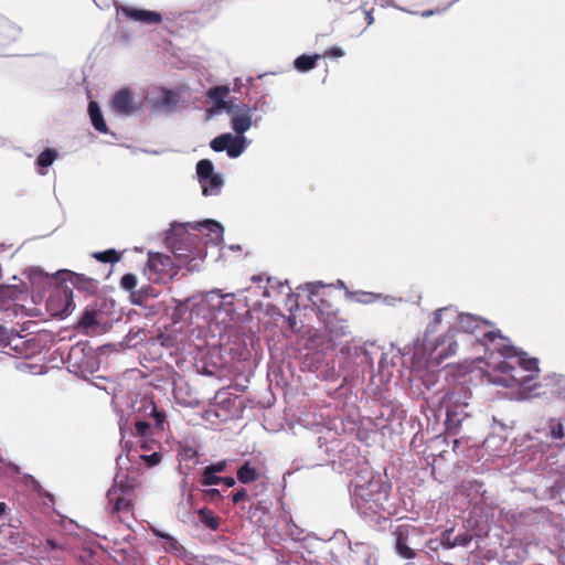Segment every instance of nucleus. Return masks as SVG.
I'll return each instance as SVG.
<instances>
[{"label":"nucleus","mask_w":565,"mask_h":565,"mask_svg":"<svg viewBox=\"0 0 565 565\" xmlns=\"http://www.w3.org/2000/svg\"><path fill=\"white\" fill-rule=\"evenodd\" d=\"M228 92L230 88L227 86H218L210 89L207 96L210 100L214 104V108L209 109L206 111L207 119L212 118L222 109L226 111L228 110V107L232 106L225 100V97L227 96Z\"/></svg>","instance_id":"7"},{"label":"nucleus","mask_w":565,"mask_h":565,"mask_svg":"<svg viewBox=\"0 0 565 565\" xmlns=\"http://www.w3.org/2000/svg\"><path fill=\"white\" fill-rule=\"evenodd\" d=\"M344 55V52L341 47H332L328 51H326L324 56L326 57H341Z\"/></svg>","instance_id":"21"},{"label":"nucleus","mask_w":565,"mask_h":565,"mask_svg":"<svg viewBox=\"0 0 565 565\" xmlns=\"http://www.w3.org/2000/svg\"><path fill=\"white\" fill-rule=\"evenodd\" d=\"M233 298L231 294L222 295L217 290H213L200 296V301L196 303L199 312L204 317L213 318L220 311L232 313Z\"/></svg>","instance_id":"3"},{"label":"nucleus","mask_w":565,"mask_h":565,"mask_svg":"<svg viewBox=\"0 0 565 565\" xmlns=\"http://www.w3.org/2000/svg\"><path fill=\"white\" fill-rule=\"evenodd\" d=\"M113 108L119 114L128 115L136 109V104L128 92H119L113 99Z\"/></svg>","instance_id":"9"},{"label":"nucleus","mask_w":565,"mask_h":565,"mask_svg":"<svg viewBox=\"0 0 565 565\" xmlns=\"http://www.w3.org/2000/svg\"><path fill=\"white\" fill-rule=\"evenodd\" d=\"M57 153L54 150H45L39 156L38 163L41 167H49L54 162Z\"/></svg>","instance_id":"16"},{"label":"nucleus","mask_w":565,"mask_h":565,"mask_svg":"<svg viewBox=\"0 0 565 565\" xmlns=\"http://www.w3.org/2000/svg\"><path fill=\"white\" fill-rule=\"evenodd\" d=\"M190 226L201 232L207 244H218L223 241L224 228L214 220H205L203 222L190 224Z\"/></svg>","instance_id":"6"},{"label":"nucleus","mask_w":565,"mask_h":565,"mask_svg":"<svg viewBox=\"0 0 565 565\" xmlns=\"http://www.w3.org/2000/svg\"><path fill=\"white\" fill-rule=\"evenodd\" d=\"M222 481V478L216 477V473L205 468L203 473V483L206 486L217 484Z\"/></svg>","instance_id":"19"},{"label":"nucleus","mask_w":565,"mask_h":565,"mask_svg":"<svg viewBox=\"0 0 565 565\" xmlns=\"http://www.w3.org/2000/svg\"><path fill=\"white\" fill-rule=\"evenodd\" d=\"M121 287L127 289V290H130L132 289L134 287H136L137 285V278L136 276L131 275V274H127L125 275L122 278H121Z\"/></svg>","instance_id":"20"},{"label":"nucleus","mask_w":565,"mask_h":565,"mask_svg":"<svg viewBox=\"0 0 565 565\" xmlns=\"http://www.w3.org/2000/svg\"><path fill=\"white\" fill-rule=\"evenodd\" d=\"M231 117V124L233 130L237 135H243L252 127L253 125V113L254 109L245 104L232 105L227 110Z\"/></svg>","instance_id":"5"},{"label":"nucleus","mask_w":565,"mask_h":565,"mask_svg":"<svg viewBox=\"0 0 565 565\" xmlns=\"http://www.w3.org/2000/svg\"><path fill=\"white\" fill-rule=\"evenodd\" d=\"M142 458L149 466H154L160 461V456L156 452L150 456H145Z\"/></svg>","instance_id":"23"},{"label":"nucleus","mask_w":565,"mask_h":565,"mask_svg":"<svg viewBox=\"0 0 565 565\" xmlns=\"http://www.w3.org/2000/svg\"><path fill=\"white\" fill-rule=\"evenodd\" d=\"M563 426L561 424H554L552 427H551V436L553 438H562L563 437Z\"/></svg>","instance_id":"22"},{"label":"nucleus","mask_w":565,"mask_h":565,"mask_svg":"<svg viewBox=\"0 0 565 565\" xmlns=\"http://www.w3.org/2000/svg\"><path fill=\"white\" fill-rule=\"evenodd\" d=\"M320 58V55H301L294 62L295 68L299 72H307L315 67L316 62Z\"/></svg>","instance_id":"12"},{"label":"nucleus","mask_w":565,"mask_h":565,"mask_svg":"<svg viewBox=\"0 0 565 565\" xmlns=\"http://www.w3.org/2000/svg\"><path fill=\"white\" fill-rule=\"evenodd\" d=\"M136 427L139 433H143L148 428V425L143 422H139L136 424Z\"/></svg>","instance_id":"26"},{"label":"nucleus","mask_w":565,"mask_h":565,"mask_svg":"<svg viewBox=\"0 0 565 565\" xmlns=\"http://www.w3.org/2000/svg\"><path fill=\"white\" fill-rule=\"evenodd\" d=\"M430 13H431V12H424V13H423V17H428V15H430Z\"/></svg>","instance_id":"31"},{"label":"nucleus","mask_w":565,"mask_h":565,"mask_svg":"<svg viewBox=\"0 0 565 565\" xmlns=\"http://www.w3.org/2000/svg\"><path fill=\"white\" fill-rule=\"evenodd\" d=\"M108 501L114 503V510L119 512L129 509L130 501L125 497L124 491L119 488H113L108 491Z\"/></svg>","instance_id":"10"},{"label":"nucleus","mask_w":565,"mask_h":565,"mask_svg":"<svg viewBox=\"0 0 565 565\" xmlns=\"http://www.w3.org/2000/svg\"><path fill=\"white\" fill-rule=\"evenodd\" d=\"M95 258L103 263H116L119 260V255L115 249H108L105 252L96 253Z\"/></svg>","instance_id":"15"},{"label":"nucleus","mask_w":565,"mask_h":565,"mask_svg":"<svg viewBox=\"0 0 565 565\" xmlns=\"http://www.w3.org/2000/svg\"><path fill=\"white\" fill-rule=\"evenodd\" d=\"M469 540L470 539L468 536H458L455 540V544L466 545L468 544Z\"/></svg>","instance_id":"25"},{"label":"nucleus","mask_w":565,"mask_h":565,"mask_svg":"<svg viewBox=\"0 0 565 565\" xmlns=\"http://www.w3.org/2000/svg\"><path fill=\"white\" fill-rule=\"evenodd\" d=\"M245 493L244 492H237L233 495V501L235 503L239 502L243 498H244Z\"/></svg>","instance_id":"28"},{"label":"nucleus","mask_w":565,"mask_h":565,"mask_svg":"<svg viewBox=\"0 0 565 565\" xmlns=\"http://www.w3.org/2000/svg\"><path fill=\"white\" fill-rule=\"evenodd\" d=\"M210 146L214 151H226L230 158H237L244 152L247 139L243 135L226 132L214 138Z\"/></svg>","instance_id":"4"},{"label":"nucleus","mask_w":565,"mask_h":565,"mask_svg":"<svg viewBox=\"0 0 565 565\" xmlns=\"http://www.w3.org/2000/svg\"><path fill=\"white\" fill-rule=\"evenodd\" d=\"M471 320V317L469 316H465V317H461V323L465 326L468 321Z\"/></svg>","instance_id":"29"},{"label":"nucleus","mask_w":565,"mask_h":565,"mask_svg":"<svg viewBox=\"0 0 565 565\" xmlns=\"http://www.w3.org/2000/svg\"><path fill=\"white\" fill-rule=\"evenodd\" d=\"M4 508H6L4 503H0V513L3 512Z\"/></svg>","instance_id":"30"},{"label":"nucleus","mask_w":565,"mask_h":565,"mask_svg":"<svg viewBox=\"0 0 565 565\" xmlns=\"http://www.w3.org/2000/svg\"><path fill=\"white\" fill-rule=\"evenodd\" d=\"M158 102L166 107H171L178 104L179 95L169 89H161L160 95L158 97Z\"/></svg>","instance_id":"13"},{"label":"nucleus","mask_w":565,"mask_h":565,"mask_svg":"<svg viewBox=\"0 0 565 565\" xmlns=\"http://www.w3.org/2000/svg\"><path fill=\"white\" fill-rule=\"evenodd\" d=\"M537 372L535 359L527 358L524 353H516L502 362L492 376L495 384L510 387L533 379Z\"/></svg>","instance_id":"1"},{"label":"nucleus","mask_w":565,"mask_h":565,"mask_svg":"<svg viewBox=\"0 0 565 565\" xmlns=\"http://www.w3.org/2000/svg\"><path fill=\"white\" fill-rule=\"evenodd\" d=\"M88 114L92 120L93 126L100 132H106L107 127L104 121L103 115L98 105L95 102H90L88 106Z\"/></svg>","instance_id":"11"},{"label":"nucleus","mask_w":565,"mask_h":565,"mask_svg":"<svg viewBox=\"0 0 565 565\" xmlns=\"http://www.w3.org/2000/svg\"><path fill=\"white\" fill-rule=\"evenodd\" d=\"M396 550L397 553L404 558L409 559L414 556V551L408 547L402 540L397 541Z\"/></svg>","instance_id":"18"},{"label":"nucleus","mask_w":565,"mask_h":565,"mask_svg":"<svg viewBox=\"0 0 565 565\" xmlns=\"http://www.w3.org/2000/svg\"><path fill=\"white\" fill-rule=\"evenodd\" d=\"M121 12L130 20L139 21L146 24H154L161 22V15L156 11L136 9V8H122Z\"/></svg>","instance_id":"8"},{"label":"nucleus","mask_w":565,"mask_h":565,"mask_svg":"<svg viewBox=\"0 0 565 565\" xmlns=\"http://www.w3.org/2000/svg\"><path fill=\"white\" fill-rule=\"evenodd\" d=\"M237 477L241 482L247 483L256 479V471L246 463L238 470Z\"/></svg>","instance_id":"14"},{"label":"nucleus","mask_w":565,"mask_h":565,"mask_svg":"<svg viewBox=\"0 0 565 565\" xmlns=\"http://www.w3.org/2000/svg\"><path fill=\"white\" fill-rule=\"evenodd\" d=\"M196 177L205 196L217 195L224 185L223 174L215 171L213 162L209 159L198 162Z\"/></svg>","instance_id":"2"},{"label":"nucleus","mask_w":565,"mask_h":565,"mask_svg":"<svg viewBox=\"0 0 565 565\" xmlns=\"http://www.w3.org/2000/svg\"><path fill=\"white\" fill-rule=\"evenodd\" d=\"M149 265L157 269L160 265L163 267L170 266L171 259L168 256L156 254L150 256Z\"/></svg>","instance_id":"17"},{"label":"nucleus","mask_w":565,"mask_h":565,"mask_svg":"<svg viewBox=\"0 0 565 565\" xmlns=\"http://www.w3.org/2000/svg\"><path fill=\"white\" fill-rule=\"evenodd\" d=\"M222 481H223L227 487H233V486L235 484V480H234V478H232V477L224 478V479H222Z\"/></svg>","instance_id":"27"},{"label":"nucleus","mask_w":565,"mask_h":565,"mask_svg":"<svg viewBox=\"0 0 565 565\" xmlns=\"http://www.w3.org/2000/svg\"><path fill=\"white\" fill-rule=\"evenodd\" d=\"M226 467V461H220L213 466L207 467L214 473L222 472Z\"/></svg>","instance_id":"24"}]
</instances>
